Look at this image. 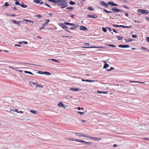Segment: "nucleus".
Here are the masks:
<instances>
[{
    "label": "nucleus",
    "instance_id": "nucleus-4",
    "mask_svg": "<svg viewBox=\"0 0 149 149\" xmlns=\"http://www.w3.org/2000/svg\"><path fill=\"white\" fill-rule=\"evenodd\" d=\"M60 26L62 27L63 29H65V31H68L69 33H70L71 32L68 30L67 29H68V28L67 26L65 25L64 24H60Z\"/></svg>",
    "mask_w": 149,
    "mask_h": 149
},
{
    "label": "nucleus",
    "instance_id": "nucleus-18",
    "mask_svg": "<svg viewBox=\"0 0 149 149\" xmlns=\"http://www.w3.org/2000/svg\"><path fill=\"white\" fill-rule=\"evenodd\" d=\"M79 26V25L77 24V25H75V26H73V27L70 28V29L72 30L78 27Z\"/></svg>",
    "mask_w": 149,
    "mask_h": 149
},
{
    "label": "nucleus",
    "instance_id": "nucleus-5",
    "mask_svg": "<svg viewBox=\"0 0 149 149\" xmlns=\"http://www.w3.org/2000/svg\"><path fill=\"white\" fill-rule=\"evenodd\" d=\"M21 3L22 4H20V3L18 1H16L15 3V5H20L24 8H25L27 7V6L26 5H22V4L23 3V2H22Z\"/></svg>",
    "mask_w": 149,
    "mask_h": 149
},
{
    "label": "nucleus",
    "instance_id": "nucleus-40",
    "mask_svg": "<svg viewBox=\"0 0 149 149\" xmlns=\"http://www.w3.org/2000/svg\"><path fill=\"white\" fill-rule=\"evenodd\" d=\"M23 20L24 21H25L26 22H30V21H31V20H28V19H23Z\"/></svg>",
    "mask_w": 149,
    "mask_h": 149
},
{
    "label": "nucleus",
    "instance_id": "nucleus-63",
    "mask_svg": "<svg viewBox=\"0 0 149 149\" xmlns=\"http://www.w3.org/2000/svg\"><path fill=\"white\" fill-rule=\"evenodd\" d=\"M19 113H23V111H18V112Z\"/></svg>",
    "mask_w": 149,
    "mask_h": 149
},
{
    "label": "nucleus",
    "instance_id": "nucleus-59",
    "mask_svg": "<svg viewBox=\"0 0 149 149\" xmlns=\"http://www.w3.org/2000/svg\"><path fill=\"white\" fill-rule=\"evenodd\" d=\"M107 4H108V5L109 4L112 5V1H110Z\"/></svg>",
    "mask_w": 149,
    "mask_h": 149
},
{
    "label": "nucleus",
    "instance_id": "nucleus-11",
    "mask_svg": "<svg viewBox=\"0 0 149 149\" xmlns=\"http://www.w3.org/2000/svg\"><path fill=\"white\" fill-rule=\"evenodd\" d=\"M45 20L46 21L45 23L42 24V26H43V27H44L45 25L48 24V22H49V19H46Z\"/></svg>",
    "mask_w": 149,
    "mask_h": 149
},
{
    "label": "nucleus",
    "instance_id": "nucleus-33",
    "mask_svg": "<svg viewBox=\"0 0 149 149\" xmlns=\"http://www.w3.org/2000/svg\"><path fill=\"white\" fill-rule=\"evenodd\" d=\"M77 113L81 115L84 114V112H81L80 111H78Z\"/></svg>",
    "mask_w": 149,
    "mask_h": 149
},
{
    "label": "nucleus",
    "instance_id": "nucleus-10",
    "mask_svg": "<svg viewBox=\"0 0 149 149\" xmlns=\"http://www.w3.org/2000/svg\"><path fill=\"white\" fill-rule=\"evenodd\" d=\"M80 29L81 30H83L84 31H87L88 29L84 26H80Z\"/></svg>",
    "mask_w": 149,
    "mask_h": 149
},
{
    "label": "nucleus",
    "instance_id": "nucleus-52",
    "mask_svg": "<svg viewBox=\"0 0 149 149\" xmlns=\"http://www.w3.org/2000/svg\"><path fill=\"white\" fill-rule=\"evenodd\" d=\"M22 42L23 43L25 44H28V42H27L23 41V42Z\"/></svg>",
    "mask_w": 149,
    "mask_h": 149
},
{
    "label": "nucleus",
    "instance_id": "nucleus-19",
    "mask_svg": "<svg viewBox=\"0 0 149 149\" xmlns=\"http://www.w3.org/2000/svg\"><path fill=\"white\" fill-rule=\"evenodd\" d=\"M82 47L84 48H98L97 47H94V46H93V47Z\"/></svg>",
    "mask_w": 149,
    "mask_h": 149
},
{
    "label": "nucleus",
    "instance_id": "nucleus-22",
    "mask_svg": "<svg viewBox=\"0 0 149 149\" xmlns=\"http://www.w3.org/2000/svg\"><path fill=\"white\" fill-rule=\"evenodd\" d=\"M40 72H41V71H40ZM42 72V74L44 73L45 74L48 75H51V74L50 73H49V72Z\"/></svg>",
    "mask_w": 149,
    "mask_h": 149
},
{
    "label": "nucleus",
    "instance_id": "nucleus-41",
    "mask_svg": "<svg viewBox=\"0 0 149 149\" xmlns=\"http://www.w3.org/2000/svg\"><path fill=\"white\" fill-rule=\"evenodd\" d=\"M45 5L47 6L48 7H49L50 8H51V6L48 5V4L47 3H45Z\"/></svg>",
    "mask_w": 149,
    "mask_h": 149
},
{
    "label": "nucleus",
    "instance_id": "nucleus-17",
    "mask_svg": "<svg viewBox=\"0 0 149 149\" xmlns=\"http://www.w3.org/2000/svg\"><path fill=\"white\" fill-rule=\"evenodd\" d=\"M31 84H35L36 86V87L37 86H38L39 87H43V86L42 85L37 84L36 83H35L32 82Z\"/></svg>",
    "mask_w": 149,
    "mask_h": 149
},
{
    "label": "nucleus",
    "instance_id": "nucleus-24",
    "mask_svg": "<svg viewBox=\"0 0 149 149\" xmlns=\"http://www.w3.org/2000/svg\"><path fill=\"white\" fill-rule=\"evenodd\" d=\"M109 66V64L106 63L104 65V66L103 67V68L107 69V68H108V67Z\"/></svg>",
    "mask_w": 149,
    "mask_h": 149
},
{
    "label": "nucleus",
    "instance_id": "nucleus-6",
    "mask_svg": "<svg viewBox=\"0 0 149 149\" xmlns=\"http://www.w3.org/2000/svg\"><path fill=\"white\" fill-rule=\"evenodd\" d=\"M100 5L102 6H104L106 8H108V4L106 3L105 2L103 1H101L100 3Z\"/></svg>",
    "mask_w": 149,
    "mask_h": 149
},
{
    "label": "nucleus",
    "instance_id": "nucleus-50",
    "mask_svg": "<svg viewBox=\"0 0 149 149\" xmlns=\"http://www.w3.org/2000/svg\"><path fill=\"white\" fill-rule=\"evenodd\" d=\"M81 143H85V142H86V141L84 140H81Z\"/></svg>",
    "mask_w": 149,
    "mask_h": 149
},
{
    "label": "nucleus",
    "instance_id": "nucleus-9",
    "mask_svg": "<svg viewBox=\"0 0 149 149\" xmlns=\"http://www.w3.org/2000/svg\"><path fill=\"white\" fill-rule=\"evenodd\" d=\"M87 17H91L93 18H96L97 17V16L96 15L92 14L91 15H87Z\"/></svg>",
    "mask_w": 149,
    "mask_h": 149
},
{
    "label": "nucleus",
    "instance_id": "nucleus-31",
    "mask_svg": "<svg viewBox=\"0 0 149 149\" xmlns=\"http://www.w3.org/2000/svg\"><path fill=\"white\" fill-rule=\"evenodd\" d=\"M133 40L131 39H125V41L126 42L132 41Z\"/></svg>",
    "mask_w": 149,
    "mask_h": 149
},
{
    "label": "nucleus",
    "instance_id": "nucleus-37",
    "mask_svg": "<svg viewBox=\"0 0 149 149\" xmlns=\"http://www.w3.org/2000/svg\"><path fill=\"white\" fill-rule=\"evenodd\" d=\"M4 6H9L8 4V3L7 2H5L4 4Z\"/></svg>",
    "mask_w": 149,
    "mask_h": 149
},
{
    "label": "nucleus",
    "instance_id": "nucleus-15",
    "mask_svg": "<svg viewBox=\"0 0 149 149\" xmlns=\"http://www.w3.org/2000/svg\"><path fill=\"white\" fill-rule=\"evenodd\" d=\"M70 90H72V91H81L80 89H79V88H71L70 89Z\"/></svg>",
    "mask_w": 149,
    "mask_h": 149
},
{
    "label": "nucleus",
    "instance_id": "nucleus-35",
    "mask_svg": "<svg viewBox=\"0 0 149 149\" xmlns=\"http://www.w3.org/2000/svg\"><path fill=\"white\" fill-rule=\"evenodd\" d=\"M12 22H13L14 24H16L17 23V22L15 20V19H12Z\"/></svg>",
    "mask_w": 149,
    "mask_h": 149
},
{
    "label": "nucleus",
    "instance_id": "nucleus-45",
    "mask_svg": "<svg viewBox=\"0 0 149 149\" xmlns=\"http://www.w3.org/2000/svg\"><path fill=\"white\" fill-rule=\"evenodd\" d=\"M141 49H142L143 50H147V48L144 47H141Z\"/></svg>",
    "mask_w": 149,
    "mask_h": 149
},
{
    "label": "nucleus",
    "instance_id": "nucleus-7",
    "mask_svg": "<svg viewBox=\"0 0 149 149\" xmlns=\"http://www.w3.org/2000/svg\"><path fill=\"white\" fill-rule=\"evenodd\" d=\"M75 134L76 135L78 136L79 137H87V136L84 135L82 133H75Z\"/></svg>",
    "mask_w": 149,
    "mask_h": 149
},
{
    "label": "nucleus",
    "instance_id": "nucleus-8",
    "mask_svg": "<svg viewBox=\"0 0 149 149\" xmlns=\"http://www.w3.org/2000/svg\"><path fill=\"white\" fill-rule=\"evenodd\" d=\"M58 106L59 107H63L64 109L66 108V107L65 106V104L61 102H60L58 103Z\"/></svg>",
    "mask_w": 149,
    "mask_h": 149
},
{
    "label": "nucleus",
    "instance_id": "nucleus-21",
    "mask_svg": "<svg viewBox=\"0 0 149 149\" xmlns=\"http://www.w3.org/2000/svg\"><path fill=\"white\" fill-rule=\"evenodd\" d=\"M53 3L54 4L56 3H57V0H47Z\"/></svg>",
    "mask_w": 149,
    "mask_h": 149
},
{
    "label": "nucleus",
    "instance_id": "nucleus-32",
    "mask_svg": "<svg viewBox=\"0 0 149 149\" xmlns=\"http://www.w3.org/2000/svg\"><path fill=\"white\" fill-rule=\"evenodd\" d=\"M35 17H37L38 18H40L41 17H42V16L40 15H36L34 16Z\"/></svg>",
    "mask_w": 149,
    "mask_h": 149
},
{
    "label": "nucleus",
    "instance_id": "nucleus-46",
    "mask_svg": "<svg viewBox=\"0 0 149 149\" xmlns=\"http://www.w3.org/2000/svg\"><path fill=\"white\" fill-rule=\"evenodd\" d=\"M20 22V21H18L17 22V23H16V24H18V25L20 26V24H19V22Z\"/></svg>",
    "mask_w": 149,
    "mask_h": 149
},
{
    "label": "nucleus",
    "instance_id": "nucleus-62",
    "mask_svg": "<svg viewBox=\"0 0 149 149\" xmlns=\"http://www.w3.org/2000/svg\"><path fill=\"white\" fill-rule=\"evenodd\" d=\"M113 146V147H116L117 146V145L116 144H114Z\"/></svg>",
    "mask_w": 149,
    "mask_h": 149
},
{
    "label": "nucleus",
    "instance_id": "nucleus-36",
    "mask_svg": "<svg viewBox=\"0 0 149 149\" xmlns=\"http://www.w3.org/2000/svg\"><path fill=\"white\" fill-rule=\"evenodd\" d=\"M102 29L104 32H106L107 31V29L104 27L102 28Z\"/></svg>",
    "mask_w": 149,
    "mask_h": 149
},
{
    "label": "nucleus",
    "instance_id": "nucleus-29",
    "mask_svg": "<svg viewBox=\"0 0 149 149\" xmlns=\"http://www.w3.org/2000/svg\"><path fill=\"white\" fill-rule=\"evenodd\" d=\"M24 72L25 73H28V74H32V75L33 74V73L31 72H29V71H24Z\"/></svg>",
    "mask_w": 149,
    "mask_h": 149
},
{
    "label": "nucleus",
    "instance_id": "nucleus-3",
    "mask_svg": "<svg viewBox=\"0 0 149 149\" xmlns=\"http://www.w3.org/2000/svg\"><path fill=\"white\" fill-rule=\"evenodd\" d=\"M87 137L91 140L95 141H99L100 140L102 139V138H97L92 136H87Z\"/></svg>",
    "mask_w": 149,
    "mask_h": 149
},
{
    "label": "nucleus",
    "instance_id": "nucleus-26",
    "mask_svg": "<svg viewBox=\"0 0 149 149\" xmlns=\"http://www.w3.org/2000/svg\"><path fill=\"white\" fill-rule=\"evenodd\" d=\"M30 112L31 113H32L34 114H36L37 113V112L36 111L34 110H31L30 111Z\"/></svg>",
    "mask_w": 149,
    "mask_h": 149
},
{
    "label": "nucleus",
    "instance_id": "nucleus-64",
    "mask_svg": "<svg viewBox=\"0 0 149 149\" xmlns=\"http://www.w3.org/2000/svg\"><path fill=\"white\" fill-rule=\"evenodd\" d=\"M13 9L16 10H17V8L16 7H14L13 8Z\"/></svg>",
    "mask_w": 149,
    "mask_h": 149
},
{
    "label": "nucleus",
    "instance_id": "nucleus-61",
    "mask_svg": "<svg viewBox=\"0 0 149 149\" xmlns=\"http://www.w3.org/2000/svg\"><path fill=\"white\" fill-rule=\"evenodd\" d=\"M125 15L127 17L129 16V14L128 13H125Z\"/></svg>",
    "mask_w": 149,
    "mask_h": 149
},
{
    "label": "nucleus",
    "instance_id": "nucleus-55",
    "mask_svg": "<svg viewBox=\"0 0 149 149\" xmlns=\"http://www.w3.org/2000/svg\"><path fill=\"white\" fill-rule=\"evenodd\" d=\"M70 25H71V26H75L76 25H75V24H73V23H70Z\"/></svg>",
    "mask_w": 149,
    "mask_h": 149
},
{
    "label": "nucleus",
    "instance_id": "nucleus-14",
    "mask_svg": "<svg viewBox=\"0 0 149 149\" xmlns=\"http://www.w3.org/2000/svg\"><path fill=\"white\" fill-rule=\"evenodd\" d=\"M81 80H82V81H86V82H92L95 81L93 80H88V79L84 80L83 79H82Z\"/></svg>",
    "mask_w": 149,
    "mask_h": 149
},
{
    "label": "nucleus",
    "instance_id": "nucleus-56",
    "mask_svg": "<svg viewBox=\"0 0 149 149\" xmlns=\"http://www.w3.org/2000/svg\"><path fill=\"white\" fill-rule=\"evenodd\" d=\"M123 7L125 8H127V9L128 8V7H127V6H125V5H123Z\"/></svg>",
    "mask_w": 149,
    "mask_h": 149
},
{
    "label": "nucleus",
    "instance_id": "nucleus-20",
    "mask_svg": "<svg viewBox=\"0 0 149 149\" xmlns=\"http://www.w3.org/2000/svg\"><path fill=\"white\" fill-rule=\"evenodd\" d=\"M65 139H66L67 140H71V141H75V139H74L71 138H65Z\"/></svg>",
    "mask_w": 149,
    "mask_h": 149
},
{
    "label": "nucleus",
    "instance_id": "nucleus-2",
    "mask_svg": "<svg viewBox=\"0 0 149 149\" xmlns=\"http://www.w3.org/2000/svg\"><path fill=\"white\" fill-rule=\"evenodd\" d=\"M138 13L139 15L143 14H148L149 13L148 10H147L139 9L138 10Z\"/></svg>",
    "mask_w": 149,
    "mask_h": 149
},
{
    "label": "nucleus",
    "instance_id": "nucleus-13",
    "mask_svg": "<svg viewBox=\"0 0 149 149\" xmlns=\"http://www.w3.org/2000/svg\"><path fill=\"white\" fill-rule=\"evenodd\" d=\"M118 47H119L121 48H126V47H129V46L128 45H118Z\"/></svg>",
    "mask_w": 149,
    "mask_h": 149
},
{
    "label": "nucleus",
    "instance_id": "nucleus-27",
    "mask_svg": "<svg viewBox=\"0 0 149 149\" xmlns=\"http://www.w3.org/2000/svg\"><path fill=\"white\" fill-rule=\"evenodd\" d=\"M70 4L71 5H74L75 4V2L72 1H70Z\"/></svg>",
    "mask_w": 149,
    "mask_h": 149
},
{
    "label": "nucleus",
    "instance_id": "nucleus-28",
    "mask_svg": "<svg viewBox=\"0 0 149 149\" xmlns=\"http://www.w3.org/2000/svg\"><path fill=\"white\" fill-rule=\"evenodd\" d=\"M67 10H73L74 9V8L73 7H67L66 8Z\"/></svg>",
    "mask_w": 149,
    "mask_h": 149
},
{
    "label": "nucleus",
    "instance_id": "nucleus-44",
    "mask_svg": "<svg viewBox=\"0 0 149 149\" xmlns=\"http://www.w3.org/2000/svg\"><path fill=\"white\" fill-rule=\"evenodd\" d=\"M104 11L107 13H111V11H107L106 9H104Z\"/></svg>",
    "mask_w": 149,
    "mask_h": 149
},
{
    "label": "nucleus",
    "instance_id": "nucleus-58",
    "mask_svg": "<svg viewBox=\"0 0 149 149\" xmlns=\"http://www.w3.org/2000/svg\"><path fill=\"white\" fill-rule=\"evenodd\" d=\"M97 93H99V94L102 93V91H97Z\"/></svg>",
    "mask_w": 149,
    "mask_h": 149
},
{
    "label": "nucleus",
    "instance_id": "nucleus-54",
    "mask_svg": "<svg viewBox=\"0 0 149 149\" xmlns=\"http://www.w3.org/2000/svg\"><path fill=\"white\" fill-rule=\"evenodd\" d=\"M112 30H113V31L114 32H115V33H117V31H116L115 29H112Z\"/></svg>",
    "mask_w": 149,
    "mask_h": 149
},
{
    "label": "nucleus",
    "instance_id": "nucleus-1",
    "mask_svg": "<svg viewBox=\"0 0 149 149\" xmlns=\"http://www.w3.org/2000/svg\"><path fill=\"white\" fill-rule=\"evenodd\" d=\"M62 8H64L68 6V2L66 0H57V3Z\"/></svg>",
    "mask_w": 149,
    "mask_h": 149
},
{
    "label": "nucleus",
    "instance_id": "nucleus-51",
    "mask_svg": "<svg viewBox=\"0 0 149 149\" xmlns=\"http://www.w3.org/2000/svg\"><path fill=\"white\" fill-rule=\"evenodd\" d=\"M66 25H70V23L69 22H65L64 23Z\"/></svg>",
    "mask_w": 149,
    "mask_h": 149
},
{
    "label": "nucleus",
    "instance_id": "nucleus-42",
    "mask_svg": "<svg viewBox=\"0 0 149 149\" xmlns=\"http://www.w3.org/2000/svg\"><path fill=\"white\" fill-rule=\"evenodd\" d=\"M118 5L116 3H113L112 2V6H118Z\"/></svg>",
    "mask_w": 149,
    "mask_h": 149
},
{
    "label": "nucleus",
    "instance_id": "nucleus-48",
    "mask_svg": "<svg viewBox=\"0 0 149 149\" xmlns=\"http://www.w3.org/2000/svg\"><path fill=\"white\" fill-rule=\"evenodd\" d=\"M126 26V28H130L131 27V26Z\"/></svg>",
    "mask_w": 149,
    "mask_h": 149
},
{
    "label": "nucleus",
    "instance_id": "nucleus-25",
    "mask_svg": "<svg viewBox=\"0 0 149 149\" xmlns=\"http://www.w3.org/2000/svg\"><path fill=\"white\" fill-rule=\"evenodd\" d=\"M88 9L89 10H90V11L93 10L94 9L93 8V7H90V6L88 7Z\"/></svg>",
    "mask_w": 149,
    "mask_h": 149
},
{
    "label": "nucleus",
    "instance_id": "nucleus-38",
    "mask_svg": "<svg viewBox=\"0 0 149 149\" xmlns=\"http://www.w3.org/2000/svg\"><path fill=\"white\" fill-rule=\"evenodd\" d=\"M119 26V27H122L123 28H126V26L122 25H120L119 26Z\"/></svg>",
    "mask_w": 149,
    "mask_h": 149
},
{
    "label": "nucleus",
    "instance_id": "nucleus-53",
    "mask_svg": "<svg viewBox=\"0 0 149 149\" xmlns=\"http://www.w3.org/2000/svg\"><path fill=\"white\" fill-rule=\"evenodd\" d=\"M84 45H89V43H85L84 44Z\"/></svg>",
    "mask_w": 149,
    "mask_h": 149
},
{
    "label": "nucleus",
    "instance_id": "nucleus-60",
    "mask_svg": "<svg viewBox=\"0 0 149 149\" xmlns=\"http://www.w3.org/2000/svg\"><path fill=\"white\" fill-rule=\"evenodd\" d=\"M74 15H73V14L72 15H71V17L72 18H74Z\"/></svg>",
    "mask_w": 149,
    "mask_h": 149
},
{
    "label": "nucleus",
    "instance_id": "nucleus-23",
    "mask_svg": "<svg viewBox=\"0 0 149 149\" xmlns=\"http://www.w3.org/2000/svg\"><path fill=\"white\" fill-rule=\"evenodd\" d=\"M51 60H52V61H54L55 62H58V63H60V61H59L58 60H56V59L52 58V59H51Z\"/></svg>",
    "mask_w": 149,
    "mask_h": 149
},
{
    "label": "nucleus",
    "instance_id": "nucleus-43",
    "mask_svg": "<svg viewBox=\"0 0 149 149\" xmlns=\"http://www.w3.org/2000/svg\"><path fill=\"white\" fill-rule=\"evenodd\" d=\"M146 41L148 42H149V37H147L146 39Z\"/></svg>",
    "mask_w": 149,
    "mask_h": 149
},
{
    "label": "nucleus",
    "instance_id": "nucleus-34",
    "mask_svg": "<svg viewBox=\"0 0 149 149\" xmlns=\"http://www.w3.org/2000/svg\"><path fill=\"white\" fill-rule=\"evenodd\" d=\"M85 144H87L88 145H91L92 144V143L90 142L86 141L85 143Z\"/></svg>",
    "mask_w": 149,
    "mask_h": 149
},
{
    "label": "nucleus",
    "instance_id": "nucleus-30",
    "mask_svg": "<svg viewBox=\"0 0 149 149\" xmlns=\"http://www.w3.org/2000/svg\"><path fill=\"white\" fill-rule=\"evenodd\" d=\"M117 37L118 40H120L123 39V37L121 36H117Z\"/></svg>",
    "mask_w": 149,
    "mask_h": 149
},
{
    "label": "nucleus",
    "instance_id": "nucleus-12",
    "mask_svg": "<svg viewBox=\"0 0 149 149\" xmlns=\"http://www.w3.org/2000/svg\"><path fill=\"white\" fill-rule=\"evenodd\" d=\"M112 10L116 12H120V10L116 7L112 8Z\"/></svg>",
    "mask_w": 149,
    "mask_h": 149
},
{
    "label": "nucleus",
    "instance_id": "nucleus-47",
    "mask_svg": "<svg viewBox=\"0 0 149 149\" xmlns=\"http://www.w3.org/2000/svg\"><path fill=\"white\" fill-rule=\"evenodd\" d=\"M113 26L115 27H119V26H119V25L113 24Z\"/></svg>",
    "mask_w": 149,
    "mask_h": 149
},
{
    "label": "nucleus",
    "instance_id": "nucleus-57",
    "mask_svg": "<svg viewBox=\"0 0 149 149\" xmlns=\"http://www.w3.org/2000/svg\"><path fill=\"white\" fill-rule=\"evenodd\" d=\"M132 36L134 37V38H136L137 37V36H136V35H132Z\"/></svg>",
    "mask_w": 149,
    "mask_h": 149
},
{
    "label": "nucleus",
    "instance_id": "nucleus-16",
    "mask_svg": "<svg viewBox=\"0 0 149 149\" xmlns=\"http://www.w3.org/2000/svg\"><path fill=\"white\" fill-rule=\"evenodd\" d=\"M129 81L130 83H140L142 84H144L145 83L144 82H143L134 81H131V80H129Z\"/></svg>",
    "mask_w": 149,
    "mask_h": 149
},
{
    "label": "nucleus",
    "instance_id": "nucleus-49",
    "mask_svg": "<svg viewBox=\"0 0 149 149\" xmlns=\"http://www.w3.org/2000/svg\"><path fill=\"white\" fill-rule=\"evenodd\" d=\"M106 69L107 70V71H110V70H111L112 69V67H111L110 69H109V68H107Z\"/></svg>",
    "mask_w": 149,
    "mask_h": 149
},
{
    "label": "nucleus",
    "instance_id": "nucleus-39",
    "mask_svg": "<svg viewBox=\"0 0 149 149\" xmlns=\"http://www.w3.org/2000/svg\"><path fill=\"white\" fill-rule=\"evenodd\" d=\"M81 140L77 139H75V141H77V142H81Z\"/></svg>",
    "mask_w": 149,
    "mask_h": 149
}]
</instances>
